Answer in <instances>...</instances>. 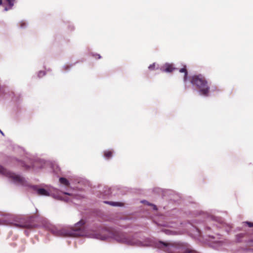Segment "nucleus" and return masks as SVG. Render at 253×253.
I'll return each instance as SVG.
<instances>
[{"instance_id": "obj_1", "label": "nucleus", "mask_w": 253, "mask_h": 253, "mask_svg": "<svg viewBox=\"0 0 253 253\" xmlns=\"http://www.w3.org/2000/svg\"><path fill=\"white\" fill-rule=\"evenodd\" d=\"M54 234L58 236H61L64 237L68 236H85L88 238H95L100 240H107L111 237V234L109 232L100 234L96 233H85L84 230L80 229H78L76 227L75 229H67L66 228L57 229L53 231Z\"/></svg>"}, {"instance_id": "obj_2", "label": "nucleus", "mask_w": 253, "mask_h": 253, "mask_svg": "<svg viewBox=\"0 0 253 253\" xmlns=\"http://www.w3.org/2000/svg\"><path fill=\"white\" fill-rule=\"evenodd\" d=\"M191 83L199 89L201 95L205 96L208 95L209 87L207 85V81L201 75L193 77Z\"/></svg>"}, {"instance_id": "obj_3", "label": "nucleus", "mask_w": 253, "mask_h": 253, "mask_svg": "<svg viewBox=\"0 0 253 253\" xmlns=\"http://www.w3.org/2000/svg\"><path fill=\"white\" fill-rule=\"evenodd\" d=\"M115 239L118 242L126 244L128 245H135L138 247L147 246L148 244L143 243L134 238H127L124 234L117 235L115 237Z\"/></svg>"}, {"instance_id": "obj_4", "label": "nucleus", "mask_w": 253, "mask_h": 253, "mask_svg": "<svg viewBox=\"0 0 253 253\" xmlns=\"http://www.w3.org/2000/svg\"><path fill=\"white\" fill-rule=\"evenodd\" d=\"M0 172L1 174L5 175L7 177L11 178V180L14 183H17L20 184H24L25 183V180L24 178L7 171L1 166H0Z\"/></svg>"}, {"instance_id": "obj_5", "label": "nucleus", "mask_w": 253, "mask_h": 253, "mask_svg": "<svg viewBox=\"0 0 253 253\" xmlns=\"http://www.w3.org/2000/svg\"><path fill=\"white\" fill-rule=\"evenodd\" d=\"M34 189L35 190L37 194L40 196H49L50 193L49 191L46 190L43 188H38L37 186L33 187Z\"/></svg>"}, {"instance_id": "obj_6", "label": "nucleus", "mask_w": 253, "mask_h": 253, "mask_svg": "<svg viewBox=\"0 0 253 253\" xmlns=\"http://www.w3.org/2000/svg\"><path fill=\"white\" fill-rule=\"evenodd\" d=\"M14 0H0V5L5 4V2L8 4L9 7L7 8L5 7L4 10L7 11L8 9L11 8L14 4Z\"/></svg>"}, {"instance_id": "obj_7", "label": "nucleus", "mask_w": 253, "mask_h": 253, "mask_svg": "<svg viewBox=\"0 0 253 253\" xmlns=\"http://www.w3.org/2000/svg\"><path fill=\"white\" fill-rule=\"evenodd\" d=\"M165 66V69H163V71L164 72H170L174 69L173 68L172 65H171V64H166Z\"/></svg>"}, {"instance_id": "obj_8", "label": "nucleus", "mask_w": 253, "mask_h": 253, "mask_svg": "<svg viewBox=\"0 0 253 253\" xmlns=\"http://www.w3.org/2000/svg\"><path fill=\"white\" fill-rule=\"evenodd\" d=\"M52 196L57 199V200H63L64 201H65V202H68L69 199H66L64 197H63V196H60V195H53Z\"/></svg>"}, {"instance_id": "obj_9", "label": "nucleus", "mask_w": 253, "mask_h": 253, "mask_svg": "<svg viewBox=\"0 0 253 253\" xmlns=\"http://www.w3.org/2000/svg\"><path fill=\"white\" fill-rule=\"evenodd\" d=\"M105 203L109 204V205L113 206H122L123 204L118 202H106Z\"/></svg>"}, {"instance_id": "obj_10", "label": "nucleus", "mask_w": 253, "mask_h": 253, "mask_svg": "<svg viewBox=\"0 0 253 253\" xmlns=\"http://www.w3.org/2000/svg\"><path fill=\"white\" fill-rule=\"evenodd\" d=\"M59 181L61 183L65 185H68L69 184V181L65 178H60Z\"/></svg>"}, {"instance_id": "obj_11", "label": "nucleus", "mask_w": 253, "mask_h": 253, "mask_svg": "<svg viewBox=\"0 0 253 253\" xmlns=\"http://www.w3.org/2000/svg\"><path fill=\"white\" fill-rule=\"evenodd\" d=\"M179 72L180 73H184V74H185V77H184V80H186V76L187 75V71L186 69V66H184L183 68L180 69L179 70Z\"/></svg>"}, {"instance_id": "obj_12", "label": "nucleus", "mask_w": 253, "mask_h": 253, "mask_svg": "<svg viewBox=\"0 0 253 253\" xmlns=\"http://www.w3.org/2000/svg\"><path fill=\"white\" fill-rule=\"evenodd\" d=\"M104 156L106 159H109L112 157V152L110 151H106L104 152Z\"/></svg>"}, {"instance_id": "obj_13", "label": "nucleus", "mask_w": 253, "mask_h": 253, "mask_svg": "<svg viewBox=\"0 0 253 253\" xmlns=\"http://www.w3.org/2000/svg\"><path fill=\"white\" fill-rule=\"evenodd\" d=\"M163 231L166 234L168 235H173V234H176L177 233L175 231H172L170 230H167L165 229L163 230Z\"/></svg>"}, {"instance_id": "obj_14", "label": "nucleus", "mask_w": 253, "mask_h": 253, "mask_svg": "<svg viewBox=\"0 0 253 253\" xmlns=\"http://www.w3.org/2000/svg\"><path fill=\"white\" fill-rule=\"evenodd\" d=\"M45 74V72H43V71H40L38 73V76L41 78V77H43V76H44Z\"/></svg>"}, {"instance_id": "obj_15", "label": "nucleus", "mask_w": 253, "mask_h": 253, "mask_svg": "<svg viewBox=\"0 0 253 253\" xmlns=\"http://www.w3.org/2000/svg\"><path fill=\"white\" fill-rule=\"evenodd\" d=\"M160 244L161 245L163 246L164 247H167L169 246V244L163 242H160Z\"/></svg>"}, {"instance_id": "obj_16", "label": "nucleus", "mask_w": 253, "mask_h": 253, "mask_svg": "<svg viewBox=\"0 0 253 253\" xmlns=\"http://www.w3.org/2000/svg\"><path fill=\"white\" fill-rule=\"evenodd\" d=\"M245 223L248 224L249 227H253V223L250 222L248 221L245 222Z\"/></svg>"}, {"instance_id": "obj_17", "label": "nucleus", "mask_w": 253, "mask_h": 253, "mask_svg": "<svg viewBox=\"0 0 253 253\" xmlns=\"http://www.w3.org/2000/svg\"><path fill=\"white\" fill-rule=\"evenodd\" d=\"M84 224V221H83L81 220V221H79L78 222H77V223L76 224V226H77V225H79V224L83 225Z\"/></svg>"}, {"instance_id": "obj_18", "label": "nucleus", "mask_w": 253, "mask_h": 253, "mask_svg": "<svg viewBox=\"0 0 253 253\" xmlns=\"http://www.w3.org/2000/svg\"><path fill=\"white\" fill-rule=\"evenodd\" d=\"M154 66H155V64H153L152 65H150L149 66V69H150V70L153 69L154 68Z\"/></svg>"}, {"instance_id": "obj_19", "label": "nucleus", "mask_w": 253, "mask_h": 253, "mask_svg": "<svg viewBox=\"0 0 253 253\" xmlns=\"http://www.w3.org/2000/svg\"><path fill=\"white\" fill-rule=\"evenodd\" d=\"M63 194L64 195H69V196H70L71 197H72V195H71V194H69V193H68L64 192V193H63Z\"/></svg>"}, {"instance_id": "obj_20", "label": "nucleus", "mask_w": 253, "mask_h": 253, "mask_svg": "<svg viewBox=\"0 0 253 253\" xmlns=\"http://www.w3.org/2000/svg\"><path fill=\"white\" fill-rule=\"evenodd\" d=\"M220 243H221V242L219 241L216 242V243H215V244H216L217 245H220Z\"/></svg>"}, {"instance_id": "obj_21", "label": "nucleus", "mask_w": 253, "mask_h": 253, "mask_svg": "<svg viewBox=\"0 0 253 253\" xmlns=\"http://www.w3.org/2000/svg\"><path fill=\"white\" fill-rule=\"evenodd\" d=\"M0 133L2 134V135H4L3 134V133L2 132V131L0 129Z\"/></svg>"}, {"instance_id": "obj_22", "label": "nucleus", "mask_w": 253, "mask_h": 253, "mask_svg": "<svg viewBox=\"0 0 253 253\" xmlns=\"http://www.w3.org/2000/svg\"><path fill=\"white\" fill-rule=\"evenodd\" d=\"M142 203H147V204H148V202H147L146 201H142Z\"/></svg>"}, {"instance_id": "obj_23", "label": "nucleus", "mask_w": 253, "mask_h": 253, "mask_svg": "<svg viewBox=\"0 0 253 253\" xmlns=\"http://www.w3.org/2000/svg\"><path fill=\"white\" fill-rule=\"evenodd\" d=\"M153 206H154V209L155 210H157L156 206H155V205H153Z\"/></svg>"}, {"instance_id": "obj_24", "label": "nucleus", "mask_w": 253, "mask_h": 253, "mask_svg": "<svg viewBox=\"0 0 253 253\" xmlns=\"http://www.w3.org/2000/svg\"><path fill=\"white\" fill-rule=\"evenodd\" d=\"M97 56H98V58H99H99H101V56H100V55H97Z\"/></svg>"}, {"instance_id": "obj_25", "label": "nucleus", "mask_w": 253, "mask_h": 253, "mask_svg": "<svg viewBox=\"0 0 253 253\" xmlns=\"http://www.w3.org/2000/svg\"><path fill=\"white\" fill-rule=\"evenodd\" d=\"M1 224V222L0 221V224Z\"/></svg>"}]
</instances>
